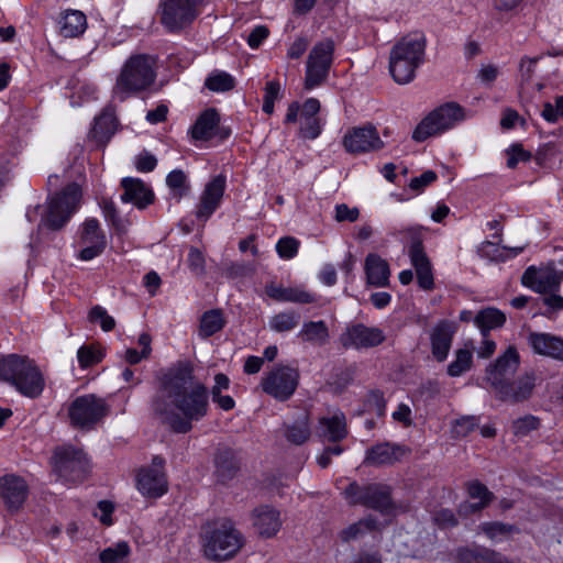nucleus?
Listing matches in <instances>:
<instances>
[{
	"label": "nucleus",
	"mask_w": 563,
	"mask_h": 563,
	"mask_svg": "<svg viewBox=\"0 0 563 563\" xmlns=\"http://www.w3.org/2000/svg\"><path fill=\"white\" fill-rule=\"evenodd\" d=\"M211 91L224 92L234 88V78L225 71H214L210 74L205 82Z\"/></svg>",
	"instance_id": "42"
},
{
	"label": "nucleus",
	"mask_w": 563,
	"mask_h": 563,
	"mask_svg": "<svg viewBox=\"0 0 563 563\" xmlns=\"http://www.w3.org/2000/svg\"><path fill=\"white\" fill-rule=\"evenodd\" d=\"M59 32L65 37H76L87 27L86 15L79 10H67L59 19Z\"/></svg>",
	"instance_id": "33"
},
{
	"label": "nucleus",
	"mask_w": 563,
	"mask_h": 563,
	"mask_svg": "<svg viewBox=\"0 0 563 563\" xmlns=\"http://www.w3.org/2000/svg\"><path fill=\"white\" fill-rule=\"evenodd\" d=\"M243 542L241 532L229 520H217L203 528L202 550L205 556L210 560L232 559L241 550Z\"/></svg>",
	"instance_id": "5"
},
{
	"label": "nucleus",
	"mask_w": 563,
	"mask_h": 563,
	"mask_svg": "<svg viewBox=\"0 0 563 563\" xmlns=\"http://www.w3.org/2000/svg\"><path fill=\"white\" fill-rule=\"evenodd\" d=\"M536 377L533 375H525L516 382H509L497 395L503 400L520 401L527 399L533 388Z\"/></svg>",
	"instance_id": "31"
},
{
	"label": "nucleus",
	"mask_w": 563,
	"mask_h": 563,
	"mask_svg": "<svg viewBox=\"0 0 563 563\" xmlns=\"http://www.w3.org/2000/svg\"><path fill=\"white\" fill-rule=\"evenodd\" d=\"M367 485H360L356 482H351L342 492V495L350 505H362L366 499Z\"/></svg>",
	"instance_id": "46"
},
{
	"label": "nucleus",
	"mask_w": 563,
	"mask_h": 563,
	"mask_svg": "<svg viewBox=\"0 0 563 563\" xmlns=\"http://www.w3.org/2000/svg\"><path fill=\"white\" fill-rule=\"evenodd\" d=\"M310 435L308 418L303 415L292 426H289L286 431V438L294 444H302Z\"/></svg>",
	"instance_id": "45"
},
{
	"label": "nucleus",
	"mask_w": 563,
	"mask_h": 563,
	"mask_svg": "<svg viewBox=\"0 0 563 563\" xmlns=\"http://www.w3.org/2000/svg\"><path fill=\"white\" fill-rule=\"evenodd\" d=\"M299 319V314L294 311L279 312L271 319L269 327L276 332L291 331L298 325Z\"/></svg>",
	"instance_id": "44"
},
{
	"label": "nucleus",
	"mask_w": 563,
	"mask_h": 563,
	"mask_svg": "<svg viewBox=\"0 0 563 563\" xmlns=\"http://www.w3.org/2000/svg\"><path fill=\"white\" fill-rule=\"evenodd\" d=\"M483 551H477L468 548H462L457 550L456 559L460 563H482Z\"/></svg>",
	"instance_id": "59"
},
{
	"label": "nucleus",
	"mask_w": 563,
	"mask_h": 563,
	"mask_svg": "<svg viewBox=\"0 0 563 563\" xmlns=\"http://www.w3.org/2000/svg\"><path fill=\"white\" fill-rule=\"evenodd\" d=\"M506 154L507 166L509 168H515L519 162H527L531 157L530 153L525 151L519 144L511 145L509 148H507Z\"/></svg>",
	"instance_id": "52"
},
{
	"label": "nucleus",
	"mask_w": 563,
	"mask_h": 563,
	"mask_svg": "<svg viewBox=\"0 0 563 563\" xmlns=\"http://www.w3.org/2000/svg\"><path fill=\"white\" fill-rule=\"evenodd\" d=\"M123 194L121 195L122 202H131L137 209H144L154 200V192L141 179L125 177L121 180Z\"/></svg>",
	"instance_id": "23"
},
{
	"label": "nucleus",
	"mask_w": 563,
	"mask_h": 563,
	"mask_svg": "<svg viewBox=\"0 0 563 563\" xmlns=\"http://www.w3.org/2000/svg\"><path fill=\"white\" fill-rule=\"evenodd\" d=\"M473 365V353L468 349H459L455 351L454 360L448 365V375L460 377L471 369Z\"/></svg>",
	"instance_id": "39"
},
{
	"label": "nucleus",
	"mask_w": 563,
	"mask_h": 563,
	"mask_svg": "<svg viewBox=\"0 0 563 563\" xmlns=\"http://www.w3.org/2000/svg\"><path fill=\"white\" fill-rule=\"evenodd\" d=\"M209 408L207 387L195 380L189 365L170 369L153 401V409L175 432L187 433L192 421L202 419Z\"/></svg>",
	"instance_id": "1"
},
{
	"label": "nucleus",
	"mask_w": 563,
	"mask_h": 563,
	"mask_svg": "<svg viewBox=\"0 0 563 563\" xmlns=\"http://www.w3.org/2000/svg\"><path fill=\"white\" fill-rule=\"evenodd\" d=\"M89 320L91 322H99L103 331H111L115 325L114 319L100 306H96L90 310Z\"/></svg>",
	"instance_id": "50"
},
{
	"label": "nucleus",
	"mask_w": 563,
	"mask_h": 563,
	"mask_svg": "<svg viewBox=\"0 0 563 563\" xmlns=\"http://www.w3.org/2000/svg\"><path fill=\"white\" fill-rule=\"evenodd\" d=\"M364 272L367 285L372 287H386L389 284L390 269L386 260L376 253L365 257Z\"/></svg>",
	"instance_id": "25"
},
{
	"label": "nucleus",
	"mask_w": 563,
	"mask_h": 563,
	"mask_svg": "<svg viewBox=\"0 0 563 563\" xmlns=\"http://www.w3.org/2000/svg\"><path fill=\"white\" fill-rule=\"evenodd\" d=\"M225 325L223 313L219 309H211L202 313L199 320L198 335L205 340L220 332Z\"/></svg>",
	"instance_id": "34"
},
{
	"label": "nucleus",
	"mask_w": 563,
	"mask_h": 563,
	"mask_svg": "<svg viewBox=\"0 0 563 563\" xmlns=\"http://www.w3.org/2000/svg\"><path fill=\"white\" fill-rule=\"evenodd\" d=\"M334 43L332 40H324L317 43L309 53L306 69L305 86L312 89L320 85L327 77L333 59Z\"/></svg>",
	"instance_id": "11"
},
{
	"label": "nucleus",
	"mask_w": 563,
	"mask_h": 563,
	"mask_svg": "<svg viewBox=\"0 0 563 563\" xmlns=\"http://www.w3.org/2000/svg\"><path fill=\"white\" fill-rule=\"evenodd\" d=\"M130 554V547L125 541H120L100 552L101 563H123Z\"/></svg>",
	"instance_id": "40"
},
{
	"label": "nucleus",
	"mask_w": 563,
	"mask_h": 563,
	"mask_svg": "<svg viewBox=\"0 0 563 563\" xmlns=\"http://www.w3.org/2000/svg\"><path fill=\"white\" fill-rule=\"evenodd\" d=\"M27 494L29 486L22 477L8 474L0 478V498L9 510H18Z\"/></svg>",
	"instance_id": "21"
},
{
	"label": "nucleus",
	"mask_w": 563,
	"mask_h": 563,
	"mask_svg": "<svg viewBox=\"0 0 563 563\" xmlns=\"http://www.w3.org/2000/svg\"><path fill=\"white\" fill-rule=\"evenodd\" d=\"M309 45V41L307 37L299 36L297 37L287 49V57L290 59H297L303 55Z\"/></svg>",
	"instance_id": "60"
},
{
	"label": "nucleus",
	"mask_w": 563,
	"mask_h": 563,
	"mask_svg": "<svg viewBox=\"0 0 563 563\" xmlns=\"http://www.w3.org/2000/svg\"><path fill=\"white\" fill-rule=\"evenodd\" d=\"M456 327L454 322L442 320L430 331L431 353L435 361L442 363L451 350Z\"/></svg>",
	"instance_id": "22"
},
{
	"label": "nucleus",
	"mask_w": 563,
	"mask_h": 563,
	"mask_svg": "<svg viewBox=\"0 0 563 563\" xmlns=\"http://www.w3.org/2000/svg\"><path fill=\"white\" fill-rule=\"evenodd\" d=\"M253 526L260 536L271 538L282 527L280 514L271 506H261L253 511Z\"/></svg>",
	"instance_id": "26"
},
{
	"label": "nucleus",
	"mask_w": 563,
	"mask_h": 563,
	"mask_svg": "<svg viewBox=\"0 0 563 563\" xmlns=\"http://www.w3.org/2000/svg\"><path fill=\"white\" fill-rule=\"evenodd\" d=\"M437 179V174L432 170H427L422 173L418 177H413L409 183V188L420 192L422 191L427 186L432 184Z\"/></svg>",
	"instance_id": "57"
},
{
	"label": "nucleus",
	"mask_w": 563,
	"mask_h": 563,
	"mask_svg": "<svg viewBox=\"0 0 563 563\" xmlns=\"http://www.w3.org/2000/svg\"><path fill=\"white\" fill-rule=\"evenodd\" d=\"M360 211L357 208H350L345 203L335 207V220L338 222H355L358 219Z\"/></svg>",
	"instance_id": "58"
},
{
	"label": "nucleus",
	"mask_w": 563,
	"mask_h": 563,
	"mask_svg": "<svg viewBox=\"0 0 563 563\" xmlns=\"http://www.w3.org/2000/svg\"><path fill=\"white\" fill-rule=\"evenodd\" d=\"M406 453L402 446L382 443L373 446L366 453L365 463L369 465H387L399 461Z\"/></svg>",
	"instance_id": "29"
},
{
	"label": "nucleus",
	"mask_w": 563,
	"mask_h": 563,
	"mask_svg": "<svg viewBox=\"0 0 563 563\" xmlns=\"http://www.w3.org/2000/svg\"><path fill=\"white\" fill-rule=\"evenodd\" d=\"M81 200V190L78 185H68L63 191L52 197L46 205L40 228L49 230L62 229L78 210Z\"/></svg>",
	"instance_id": "7"
},
{
	"label": "nucleus",
	"mask_w": 563,
	"mask_h": 563,
	"mask_svg": "<svg viewBox=\"0 0 563 563\" xmlns=\"http://www.w3.org/2000/svg\"><path fill=\"white\" fill-rule=\"evenodd\" d=\"M528 343L534 353L563 362V340L549 333H530Z\"/></svg>",
	"instance_id": "24"
},
{
	"label": "nucleus",
	"mask_w": 563,
	"mask_h": 563,
	"mask_svg": "<svg viewBox=\"0 0 563 563\" xmlns=\"http://www.w3.org/2000/svg\"><path fill=\"white\" fill-rule=\"evenodd\" d=\"M298 336L305 342L323 345L329 340V330L324 321H309L302 324Z\"/></svg>",
	"instance_id": "37"
},
{
	"label": "nucleus",
	"mask_w": 563,
	"mask_h": 563,
	"mask_svg": "<svg viewBox=\"0 0 563 563\" xmlns=\"http://www.w3.org/2000/svg\"><path fill=\"white\" fill-rule=\"evenodd\" d=\"M266 294L278 301L311 303L317 300L314 294L307 291L302 287H284L282 285L271 284L266 287Z\"/></svg>",
	"instance_id": "28"
},
{
	"label": "nucleus",
	"mask_w": 563,
	"mask_h": 563,
	"mask_svg": "<svg viewBox=\"0 0 563 563\" xmlns=\"http://www.w3.org/2000/svg\"><path fill=\"white\" fill-rule=\"evenodd\" d=\"M478 529L493 542H501L506 540L514 531L512 526L500 522H485L482 523Z\"/></svg>",
	"instance_id": "41"
},
{
	"label": "nucleus",
	"mask_w": 563,
	"mask_h": 563,
	"mask_svg": "<svg viewBox=\"0 0 563 563\" xmlns=\"http://www.w3.org/2000/svg\"><path fill=\"white\" fill-rule=\"evenodd\" d=\"M203 0H162L158 12L161 23L169 32L189 25L200 13Z\"/></svg>",
	"instance_id": "9"
},
{
	"label": "nucleus",
	"mask_w": 563,
	"mask_h": 563,
	"mask_svg": "<svg viewBox=\"0 0 563 563\" xmlns=\"http://www.w3.org/2000/svg\"><path fill=\"white\" fill-rule=\"evenodd\" d=\"M114 511V505L108 500H101L98 503L93 516L97 517L101 523L106 526L112 525V514Z\"/></svg>",
	"instance_id": "54"
},
{
	"label": "nucleus",
	"mask_w": 563,
	"mask_h": 563,
	"mask_svg": "<svg viewBox=\"0 0 563 563\" xmlns=\"http://www.w3.org/2000/svg\"><path fill=\"white\" fill-rule=\"evenodd\" d=\"M78 245L81 247L78 258L91 261L106 249L107 239L97 219H87L80 227Z\"/></svg>",
	"instance_id": "17"
},
{
	"label": "nucleus",
	"mask_w": 563,
	"mask_h": 563,
	"mask_svg": "<svg viewBox=\"0 0 563 563\" xmlns=\"http://www.w3.org/2000/svg\"><path fill=\"white\" fill-rule=\"evenodd\" d=\"M300 242L292 236H285L276 243L277 254L284 260H290L298 253Z\"/></svg>",
	"instance_id": "49"
},
{
	"label": "nucleus",
	"mask_w": 563,
	"mask_h": 563,
	"mask_svg": "<svg viewBox=\"0 0 563 563\" xmlns=\"http://www.w3.org/2000/svg\"><path fill=\"white\" fill-rule=\"evenodd\" d=\"M300 131L307 139L313 140L321 133V125L319 118H303L300 119Z\"/></svg>",
	"instance_id": "53"
},
{
	"label": "nucleus",
	"mask_w": 563,
	"mask_h": 563,
	"mask_svg": "<svg viewBox=\"0 0 563 563\" xmlns=\"http://www.w3.org/2000/svg\"><path fill=\"white\" fill-rule=\"evenodd\" d=\"M164 464L165 460L162 456H154L150 466L139 471L136 487L143 496L158 498L167 492L168 483Z\"/></svg>",
	"instance_id": "13"
},
{
	"label": "nucleus",
	"mask_w": 563,
	"mask_h": 563,
	"mask_svg": "<svg viewBox=\"0 0 563 563\" xmlns=\"http://www.w3.org/2000/svg\"><path fill=\"white\" fill-rule=\"evenodd\" d=\"M103 354L93 346L84 345L77 351V360L81 368H88L101 362Z\"/></svg>",
	"instance_id": "47"
},
{
	"label": "nucleus",
	"mask_w": 563,
	"mask_h": 563,
	"mask_svg": "<svg viewBox=\"0 0 563 563\" xmlns=\"http://www.w3.org/2000/svg\"><path fill=\"white\" fill-rule=\"evenodd\" d=\"M395 421L402 423L406 427L412 424V411L406 404H399L397 409L391 413Z\"/></svg>",
	"instance_id": "62"
},
{
	"label": "nucleus",
	"mask_w": 563,
	"mask_h": 563,
	"mask_svg": "<svg viewBox=\"0 0 563 563\" xmlns=\"http://www.w3.org/2000/svg\"><path fill=\"white\" fill-rule=\"evenodd\" d=\"M227 185L224 175H218L206 184L197 206L196 217L201 221H207L213 212L220 207Z\"/></svg>",
	"instance_id": "18"
},
{
	"label": "nucleus",
	"mask_w": 563,
	"mask_h": 563,
	"mask_svg": "<svg viewBox=\"0 0 563 563\" xmlns=\"http://www.w3.org/2000/svg\"><path fill=\"white\" fill-rule=\"evenodd\" d=\"M317 432L319 437L331 442L343 440L347 434L345 416L341 411H335L320 418Z\"/></svg>",
	"instance_id": "27"
},
{
	"label": "nucleus",
	"mask_w": 563,
	"mask_h": 563,
	"mask_svg": "<svg viewBox=\"0 0 563 563\" xmlns=\"http://www.w3.org/2000/svg\"><path fill=\"white\" fill-rule=\"evenodd\" d=\"M187 262L189 268L196 275H202L205 273V256L198 249L191 247L189 250Z\"/></svg>",
	"instance_id": "55"
},
{
	"label": "nucleus",
	"mask_w": 563,
	"mask_h": 563,
	"mask_svg": "<svg viewBox=\"0 0 563 563\" xmlns=\"http://www.w3.org/2000/svg\"><path fill=\"white\" fill-rule=\"evenodd\" d=\"M343 145L350 153H367L384 147L377 131L373 126L354 128L343 139Z\"/></svg>",
	"instance_id": "20"
},
{
	"label": "nucleus",
	"mask_w": 563,
	"mask_h": 563,
	"mask_svg": "<svg viewBox=\"0 0 563 563\" xmlns=\"http://www.w3.org/2000/svg\"><path fill=\"white\" fill-rule=\"evenodd\" d=\"M157 165L155 156L144 153L139 155L135 162V167L139 172L148 173L152 172Z\"/></svg>",
	"instance_id": "64"
},
{
	"label": "nucleus",
	"mask_w": 563,
	"mask_h": 563,
	"mask_svg": "<svg viewBox=\"0 0 563 563\" xmlns=\"http://www.w3.org/2000/svg\"><path fill=\"white\" fill-rule=\"evenodd\" d=\"M107 405L95 395L77 397L69 407V418L74 426L91 428L107 415Z\"/></svg>",
	"instance_id": "12"
},
{
	"label": "nucleus",
	"mask_w": 563,
	"mask_h": 563,
	"mask_svg": "<svg viewBox=\"0 0 563 563\" xmlns=\"http://www.w3.org/2000/svg\"><path fill=\"white\" fill-rule=\"evenodd\" d=\"M512 432L517 437H526L539 428V420L533 416L520 417L512 422Z\"/></svg>",
	"instance_id": "48"
},
{
	"label": "nucleus",
	"mask_w": 563,
	"mask_h": 563,
	"mask_svg": "<svg viewBox=\"0 0 563 563\" xmlns=\"http://www.w3.org/2000/svg\"><path fill=\"white\" fill-rule=\"evenodd\" d=\"M219 115L214 109L206 110L192 126L191 134L196 140H209L214 133Z\"/></svg>",
	"instance_id": "35"
},
{
	"label": "nucleus",
	"mask_w": 563,
	"mask_h": 563,
	"mask_svg": "<svg viewBox=\"0 0 563 563\" xmlns=\"http://www.w3.org/2000/svg\"><path fill=\"white\" fill-rule=\"evenodd\" d=\"M299 374L289 366H278L262 380L263 390L278 400L288 399L296 390Z\"/></svg>",
	"instance_id": "14"
},
{
	"label": "nucleus",
	"mask_w": 563,
	"mask_h": 563,
	"mask_svg": "<svg viewBox=\"0 0 563 563\" xmlns=\"http://www.w3.org/2000/svg\"><path fill=\"white\" fill-rule=\"evenodd\" d=\"M467 494L468 497L475 501L466 503L460 506L459 511L461 515L464 516L482 510L483 508L488 506V504L493 499V493H490L488 488L478 481H473L468 483Z\"/></svg>",
	"instance_id": "30"
},
{
	"label": "nucleus",
	"mask_w": 563,
	"mask_h": 563,
	"mask_svg": "<svg viewBox=\"0 0 563 563\" xmlns=\"http://www.w3.org/2000/svg\"><path fill=\"white\" fill-rule=\"evenodd\" d=\"M52 466L58 477L69 483L81 482L90 470L86 454L70 445L55 450Z\"/></svg>",
	"instance_id": "8"
},
{
	"label": "nucleus",
	"mask_w": 563,
	"mask_h": 563,
	"mask_svg": "<svg viewBox=\"0 0 563 563\" xmlns=\"http://www.w3.org/2000/svg\"><path fill=\"white\" fill-rule=\"evenodd\" d=\"M542 56L537 57H528L525 56L520 60L519 69H520V76L523 80L528 81L531 79L537 63L541 59Z\"/></svg>",
	"instance_id": "61"
},
{
	"label": "nucleus",
	"mask_w": 563,
	"mask_h": 563,
	"mask_svg": "<svg viewBox=\"0 0 563 563\" xmlns=\"http://www.w3.org/2000/svg\"><path fill=\"white\" fill-rule=\"evenodd\" d=\"M0 380L10 383L23 396L35 398L45 386L43 373L35 362L15 354L0 358Z\"/></svg>",
	"instance_id": "4"
},
{
	"label": "nucleus",
	"mask_w": 563,
	"mask_h": 563,
	"mask_svg": "<svg viewBox=\"0 0 563 563\" xmlns=\"http://www.w3.org/2000/svg\"><path fill=\"white\" fill-rule=\"evenodd\" d=\"M269 31L264 25L255 26L247 37V43L250 47L257 48L263 41L268 36Z\"/></svg>",
	"instance_id": "63"
},
{
	"label": "nucleus",
	"mask_w": 563,
	"mask_h": 563,
	"mask_svg": "<svg viewBox=\"0 0 563 563\" xmlns=\"http://www.w3.org/2000/svg\"><path fill=\"white\" fill-rule=\"evenodd\" d=\"M155 77V59L152 56L132 55L121 67L112 88V97L124 101L152 86Z\"/></svg>",
	"instance_id": "3"
},
{
	"label": "nucleus",
	"mask_w": 563,
	"mask_h": 563,
	"mask_svg": "<svg viewBox=\"0 0 563 563\" xmlns=\"http://www.w3.org/2000/svg\"><path fill=\"white\" fill-rule=\"evenodd\" d=\"M385 340L384 332L375 327H366L362 323L351 325L341 335L344 347L368 349L377 346Z\"/></svg>",
	"instance_id": "19"
},
{
	"label": "nucleus",
	"mask_w": 563,
	"mask_h": 563,
	"mask_svg": "<svg viewBox=\"0 0 563 563\" xmlns=\"http://www.w3.org/2000/svg\"><path fill=\"white\" fill-rule=\"evenodd\" d=\"M409 242L408 255L415 267L419 286L424 290H431L434 285L431 263L423 250L421 241V228L408 227L399 232Z\"/></svg>",
	"instance_id": "10"
},
{
	"label": "nucleus",
	"mask_w": 563,
	"mask_h": 563,
	"mask_svg": "<svg viewBox=\"0 0 563 563\" xmlns=\"http://www.w3.org/2000/svg\"><path fill=\"white\" fill-rule=\"evenodd\" d=\"M520 363V356L514 345L486 368V382L496 391L503 389L511 379Z\"/></svg>",
	"instance_id": "15"
},
{
	"label": "nucleus",
	"mask_w": 563,
	"mask_h": 563,
	"mask_svg": "<svg viewBox=\"0 0 563 563\" xmlns=\"http://www.w3.org/2000/svg\"><path fill=\"white\" fill-rule=\"evenodd\" d=\"M375 529H378V523L369 516L341 530L340 539L344 542H350Z\"/></svg>",
	"instance_id": "38"
},
{
	"label": "nucleus",
	"mask_w": 563,
	"mask_h": 563,
	"mask_svg": "<svg viewBox=\"0 0 563 563\" xmlns=\"http://www.w3.org/2000/svg\"><path fill=\"white\" fill-rule=\"evenodd\" d=\"M426 38L422 34L401 37L390 49L389 73L399 85L413 80L417 69L424 63Z\"/></svg>",
	"instance_id": "2"
},
{
	"label": "nucleus",
	"mask_w": 563,
	"mask_h": 563,
	"mask_svg": "<svg viewBox=\"0 0 563 563\" xmlns=\"http://www.w3.org/2000/svg\"><path fill=\"white\" fill-rule=\"evenodd\" d=\"M115 125V119L111 113H102L96 119L93 132L99 133H112Z\"/></svg>",
	"instance_id": "56"
},
{
	"label": "nucleus",
	"mask_w": 563,
	"mask_h": 563,
	"mask_svg": "<svg viewBox=\"0 0 563 563\" xmlns=\"http://www.w3.org/2000/svg\"><path fill=\"white\" fill-rule=\"evenodd\" d=\"M363 506L375 509L382 514H390L394 506L390 499L389 487L382 484L367 485L366 499H364Z\"/></svg>",
	"instance_id": "32"
},
{
	"label": "nucleus",
	"mask_w": 563,
	"mask_h": 563,
	"mask_svg": "<svg viewBox=\"0 0 563 563\" xmlns=\"http://www.w3.org/2000/svg\"><path fill=\"white\" fill-rule=\"evenodd\" d=\"M477 426V419L473 416L456 419L452 424V434L456 438L466 437Z\"/></svg>",
	"instance_id": "51"
},
{
	"label": "nucleus",
	"mask_w": 563,
	"mask_h": 563,
	"mask_svg": "<svg viewBox=\"0 0 563 563\" xmlns=\"http://www.w3.org/2000/svg\"><path fill=\"white\" fill-rule=\"evenodd\" d=\"M505 321V313L496 308L483 309L476 314L474 319V322L481 330L482 335H486L490 330L503 327Z\"/></svg>",
	"instance_id": "36"
},
{
	"label": "nucleus",
	"mask_w": 563,
	"mask_h": 563,
	"mask_svg": "<svg viewBox=\"0 0 563 563\" xmlns=\"http://www.w3.org/2000/svg\"><path fill=\"white\" fill-rule=\"evenodd\" d=\"M166 184L177 200H180L189 190L187 176L181 169L172 170L166 177Z\"/></svg>",
	"instance_id": "43"
},
{
	"label": "nucleus",
	"mask_w": 563,
	"mask_h": 563,
	"mask_svg": "<svg viewBox=\"0 0 563 563\" xmlns=\"http://www.w3.org/2000/svg\"><path fill=\"white\" fill-rule=\"evenodd\" d=\"M562 282L563 272H559L554 265L529 266L521 277L522 285L538 294L554 291Z\"/></svg>",
	"instance_id": "16"
},
{
	"label": "nucleus",
	"mask_w": 563,
	"mask_h": 563,
	"mask_svg": "<svg viewBox=\"0 0 563 563\" xmlns=\"http://www.w3.org/2000/svg\"><path fill=\"white\" fill-rule=\"evenodd\" d=\"M464 120L465 111L460 104L455 102L444 103L431 111L418 123L412 132V139L416 142H423L429 137L453 129Z\"/></svg>",
	"instance_id": "6"
}]
</instances>
